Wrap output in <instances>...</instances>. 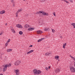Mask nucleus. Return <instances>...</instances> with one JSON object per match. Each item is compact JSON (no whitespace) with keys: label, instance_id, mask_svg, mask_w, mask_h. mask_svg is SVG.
<instances>
[{"label":"nucleus","instance_id":"1","mask_svg":"<svg viewBox=\"0 0 75 75\" xmlns=\"http://www.w3.org/2000/svg\"><path fill=\"white\" fill-rule=\"evenodd\" d=\"M34 74L36 75V74H39L41 73V71L40 70H37L36 69H35L33 71Z\"/></svg>","mask_w":75,"mask_h":75},{"label":"nucleus","instance_id":"2","mask_svg":"<svg viewBox=\"0 0 75 75\" xmlns=\"http://www.w3.org/2000/svg\"><path fill=\"white\" fill-rule=\"evenodd\" d=\"M3 67H4L3 68V72H4L6 71V69H7V66L6 65H4L2 66Z\"/></svg>","mask_w":75,"mask_h":75},{"label":"nucleus","instance_id":"3","mask_svg":"<svg viewBox=\"0 0 75 75\" xmlns=\"http://www.w3.org/2000/svg\"><path fill=\"white\" fill-rule=\"evenodd\" d=\"M70 70L72 72H74L75 71V68L74 67H73L72 66L70 68Z\"/></svg>","mask_w":75,"mask_h":75},{"label":"nucleus","instance_id":"4","mask_svg":"<svg viewBox=\"0 0 75 75\" xmlns=\"http://www.w3.org/2000/svg\"><path fill=\"white\" fill-rule=\"evenodd\" d=\"M20 63H21L20 61L17 60L16 62H15L14 64L15 65L17 66L18 65H20Z\"/></svg>","mask_w":75,"mask_h":75},{"label":"nucleus","instance_id":"5","mask_svg":"<svg viewBox=\"0 0 75 75\" xmlns=\"http://www.w3.org/2000/svg\"><path fill=\"white\" fill-rule=\"evenodd\" d=\"M16 26L18 28H23V26L19 24L16 25Z\"/></svg>","mask_w":75,"mask_h":75},{"label":"nucleus","instance_id":"6","mask_svg":"<svg viewBox=\"0 0 75 75\" xmlns=\"http://www.w3.org/2000/svg\"><path fill=\"white\" fill-rule=\"evenodd\" d=\"M16 73V75H19V70H15V72Z\"/></svg>","mask_w":75,"mask_h":75},{"label":"nucleus","instance_id":"7","mask_svg":"<svg viewBox=\"0 0 75 75\" xmlns=\"http://www.w3.org/2000/svg\"><path fill=\"white\" fill-rule=\"evenodd\" d=\"M34 52L33 50H31L30 51H29L27 53V54H30V53H32V52Z\"/></svg>","mask_w":75,"mask_h":75},{"label":"nucleus","instance_id":"8","mask_svg":"<svg viewBox=\"0 0 75 75\" xmlns=\"http://www.w3.org/2000/svg\"><path fill=\"white\" fill-rule=\"evenodd\" d=\"M59 72H60V69H57L55 70V72L56 73Z\"/></svg>","mask_w":75,"mask_h":75},{"label":"nucleus","instance_id":"9","mask_svg":"<svg viewBox=\"0 0 75 75\" xmlns=\"http://www.w3.org/2000/svg\"><path fill=\"white\" fill-rule=\"evenodd\" d=\"M11 30L12 33H16V31H15V30H14V29H13V28H11Z\"/></svg>","mask_w":75,"mask_h":75},{"label":"nucleus","instance_id":"10","mask_svg":"<svg viewBox=\"0 0 75 75\" xmlns=\"http://www.w3.org/2000/svg\"><path fill=\"white\" fill-rule=\"evenodd\" d=\"M51 54V53H46V54H45V55L46 56H48L49 55H50Z\"/></svg>","mask_w":75,"mask_h":75},{"label":"nucleus","instance_id":"11","mask_svg":"<svg viewBox=\"0 0 75 75\" xmlns=\"http://www.w3.org/2000/svg\"><path fill=\"white\" fill-rule=\"evenodd\" d=\"M44 39H45L44 38H42L40 39L38 41V42H41V41L42 40H44Z\"/></svg>","mask_w":75,"mask_h":75},{"label":"nucleus","instance_id":"12","mask_svg":"<svg viewBox=\"0 0 75 75\" xmlns=\"http://www.w3.org/2000/svg\"><path fill=\"white\" fill-rule=\"evenodd\" d=\"M4 13H5V11H2L0 12L1 14H4Z\"/></svg>","mask_w":75,"mask_h":75},{"label":"nucleus","instance_id":"13","mask_svg":"<svg viewBox=\"0 0 75 75\" xmlns=\"http://www.w3.org/2000/svg\"><path fill=\"white\" fill-rule=\"evenodd\" d=\"M37 33L38 34H41L42 33V31H41V30H39L37 31Z\"/></svg>","mask_w":75,"mask_h":75},{"label":"nucleus","instance_id":"14","mask_svg":"<svg viewBox=\"0 0 75 75\" xmlns=\"http://www.w3.org/2000/svg\"><path fill=\"white\" fill-rule=\"evenodd\" d=\"M7 52H10L12 51V49H9L6 50Z\"/></svg>","mask_w":75,"mask_h":75},{"label":"nucleus","instance_id":"15","mask_svg":"<svg viewBox=\"0 0 75 75\" xmlns=\"http://www.w3.org/2000/svg\"><path fill=\"white\" fill-rule=\"evenodd\" d=\"M54 58L56 59H59V56H55Z\"/></svg>","mask_w":75,"mask_h":75},{"label":"nucleus","instance_id":"16","mask_svg":"<svg viewBox=\"0 0 75 75\" xmlns=\"http://www.w3.org/2000/svg\"><path fill=\"white\" fill-rule=\"evenodd\" d=\"M66 45H67V43H65L63 45V48H65V46H66Z\"/></svg>","mask_w":75,"mask_h":75},{"label":"nucleus","instance_id":"17","mask_svg":"<svg viewBox=\"0 0 75 75\" xmlns=\"http://www.w3.org/2000/svg\"><path fill=\"white\" fill-rule=\"evenodd\" d=\"M19 34L20 35H22V34H23V32H22V31H20L19 32Z\"/></svg>","mask_w":75,"mask_h":75},{"label":"nucleus","instance_id":"18","mask_svg":"<svg viewBox=\"0 0 75 75\" xmlns=\"http://www.w3.org/2000/svg\"><path fill=\"white\" fill-rule=\"evenodd\" d=\"M25 28H28V27H29V25H28V24H26L25 25Z\"/></svg>","mask_w":75,"mask_h":75},{"label":"nucleus","instance_id":"19","mask_svg":"<svg viewBox=\"0 0 75 75\" xmlns=\"http://www.w3.org/2000/svg\"><path fill=\"white\" fill-rule=\"evenodd\" d=\"M71 25H73V26H74V28H75V23H72L71 24Z\"/></svg>","mask_w":75,"mask_h":75},{"label":"nucleus","instance_id":"20","mask_svg":"<svg viewBox=\"0 0 75 75\" xmlns=\"http://www.w3.org/2000/svg\"><path fill=\"white\" fill-rule=\"evenodd\" d=\"M49 30V28H46L44 29V31H48Z\"/></svg>","mask_w":75,"mask_h":75},{"label":"nucleus","instance_id":"21","mask_svg":"<svg viewBox=\"0 0 75 75\" xmlns=\"http://www.w3.org/2000/svg\"><path fill=\"white\" fill-rule=\"evenodd\" d=\"M62 1H64L65 2H66L67 3H69V2H68V1H67L66 0H61Z\"/></svg>","mask_w":75,"mask_h":75},{"label":"nucleus","instance_id":"22","mask_svg":"<svg viewBox=\"0 0 75 75\" xmlns=\"http://www.w3.org/2000/svg\"><path fill=\"white\" fill-rule=\"evenodd\" d=\"M41 12L42 13H42V14H43V15H44V14H45V12L44 11H41Z\"/></svg>","mask_w":75,"mask_h":75},{"label":"nucleus","instance_id":"23","mask_svg":"<svg viewBox=\"0 0 75 75\" xmlns=\"http://www.w3.org/2000/svg\"><path fill=\"white\" fill-rule=\"evenodd\" d=\"M42 13L41 12V11H38V12H36V14H40V13Z\"/></svg>","mask_w":75,"mask_h":75},{"label":"nucleus","instance_id":"24","mask_svg":"<svg viewBox=\"0 0 75 75\" xmlns=\"http://www.w3.org/2000/svg\"><path fill=\"white\" fill-rule=\"evenodd\" d=\"M22 11V10H21V9H19L17 12V13H19V12H21Z\"/></svg>","mask_w":75,"mask_h":75},{"label":"nucleus","instance_id":"25","mask_svg":"<svg viewBox=\"0 0 75 75\" xmlns=\"http://www.w3.org/2000/svg\"><path fill=\"white\" fill-rule=\"evenodd\" d=\"M6 65L7 66V67H11V64H7V65Z\"/></svg>","mask_w":75,"mask_h":75},{"label":"nucleus","instance_id":"26","mask_svg":"<svg viewBox=\"0 0 75 75\" xmlns=\"http://www.w3.org/2000/svg\"><path fill=\"white\" fill-rule=\"evenodd\" d=\"M44 16H48V13H47L46 12H45V14H44Z\"/></svg>","mask_w":75,"mask_h":75},{"label":"nucleus","instance_id":"27","mask_svg":"<svg viewBox=\"0 0 75 75\" xmlns=\"http://www.w3.org/2000/svg\"><path fill=\"white\" fill-rule=\"evenodd\" d=\"M8 42H7L5 44V47H7V45H8Z\"/></svg>","mask_w":75,"mask_h":75},{"label":"nucleus","instance_id":"28","mask_svg":"<svg viewBox=\"0 0 75 75\" xmlns=\"http://www.w3.org/2000/svg\"><path fill=\"white\" fill-rule=\"evenodd\" d=\"M18 13L17 12L16 13V17H18Z\"/></svg>","mask_w":75,"mask_h":75},{"label":"nucleus","instance_id":"29","mask_svg":"<svg viewBox=\"0 0 75 75\" xmlns=\"http://www.w3.org/2000/svg\"><path fill=\"white\" fill-rule=\"evenodd\" d=\"M3 70V68L1 67L0 68V72H1Z\"/></svg>","mask_w":75,"mask_h":75},{"label":"nucleus","instance_id":"30","mask_svg":"<svg viewBox=\"0 0 75 75\" xmlns=\"http://www.w3.org/2000/svg\"><path fill=\"white\" fill-rule=\"evenodd\" d=\"M35 29V28H31V31H32V30H34Z\"/></svg>","mask_w":75,"mask_h":75},{"label":"nucleus","instance_id":"31","mask_svg":"<svg viewBox=\"0 0 75 75\" xmlns=\"http://www.w3.org/2000/svg\"><path fill=\"white\" fill-rule=\"evenodd\" d=\"M31 28H28V31H31Z\"/></svg>","mask_w":75,"mask_h":75},{"label":"nucleus","instance_id":"32","mask_svg":"<svg viewBox=\"0 0 75 75\" xmlns=\"http://www.w3.org/2000/svg\"><path fill=\"white\" fill-rule=\"evenodd\" d=\"M52 31L53 33H55V30L52 29Z\"/></svg>","mask_w":75,"mask_h":75},{"label":"nucleus","instance_id":"33","mask_svg":"<svg viewBox=\"0 0 75 75\" xmlns=\"http://www.w3.org/2000/svg\"><path fill=\"white\" fill-rule=\"evenodd\" d=\"M7 42H10V39H9Z\"/></svg>","mask_w":75,"mask_h":75},{"label":"nucleus","instance_id":"34","mask_svg":"<svg viewBox=\"0 0 75 75\" xmlns=\"http://www.w3.org/2000/svg\"><path fill=\"white\" fill-rule=\"evenodd\" d=\"M53 14L54 15V16H55V12H54L53 13Z\"/></svg>","mask_w":75,"mask_h":75},{"label":"nucleus","instance_id":"35","mask_svg":"<svg viewBox=\"0 0 75 75\" xmlns=\"http://www.w3.org/2000/svg\"><path fill=\"white\" fill-rule=\"evenodd\" d=\"M71 2V3H73V1H72V0H69Z\"/></svg>","mask_w":75,"mask_h":75},{"label":"nucleus","instance_id":"36","mask_svg":"<svg viewBox=\"0 0 75 75\" xmlns=\"http://www.w3.org/2000/svg\"><path fill=\"white\" fill-rule=\"evenodd\" d=\"M48 68L47 67H46L45 68V69L46 70V71H48Z\"/></svg>","mask_w":75,"mask_h":75},{"label":"nucleus","instance_id":"37","mask_svg":"<svg viewBox=\"0 0 75 75\" xmlns=\"http://www.w3.org/2000/svg\"><path fill=\"white\" fill-rule=\"evenodd\" d=\"M11 1L12 3H14L13 1H14L13 0H11Z\"/></svg>","mask_w":75,"mask_h":75},{"label":"nucleus","instance_id":"38","mask_svg":"<svg viewBox=\"0 0 75 75\" xmlns=\"http://www.w3.org/2000/svg\"><path fill=\"white\" fill-rule=\"evenodd\" d=\"M42 2H44V1H45V0H42Z\"/></svg>","mask_w":75,"mask_h":75},{"label":"nucleus","instance_id":"39","mask_svg":"<svg viewBox=\"0 0 75 75\" xmlns=\"http://www.w3.org/2000/svg\"><path fill=\"white\" fill-rule=\"evenodd\" d=\"M15 4H13V7H14L15 6Z\"/></svg>","mask_w":75,"mask_h":75},{"label":"nucleus","instance_id":"40","mask_svg":"<svg viewBox=\"0 0 75 75\" xmlns=\"http://www.w3.org/2000/svg\"><path fill=\"white\" fill-rule=\"evenodd\" d=\"M30 47H33V45H30V46H29Z\"/></svg>","mask_w":75,"mask_h":75},{"label":"nucleus","instance_id":"41","mask_svg":"<svg viewBox=\"0 0 75 75\" xmlns=\"http://www.w3.org/2000/svg\"><path fill=\"white\" fill-rule=\"evenodd\" d=\"M3 34V33H0V35H1L2 34Z\"/></svg>","mask_w":75,"mask_h":75},{"label":"nucleus","instance_id":"42","mask_svg":"<svg viewBox=\"0 0 75 75\" xmlns=\"http://www.w3.org/2000/svg\"><path fill=\"white\" fill-rule=\"evenodd\" d=\"M50 68H51V67H50V66H49V67H48L49 69H50Z\"/></svg>","mask_w":75,"mask_h":75},{"label":"nucleus","instance_id":"43","mask_svg":"<svg viewBox=\"0 0 75 75\" xmlns=\"http://www.w3.org/2000/svg\"><path fill=\"white\" fill-rule=\"evenodd\" d=\"M28 15V14H26V16H27V17Z\"/></svg>","mask_w":75,"mask_h":75},{"label":"nucleus","instance_id":"44","mask_svg":"<svg viewBox=\"0 0 75 75\" xmlns=\"http://www.w3.org/2000/svg\"><path fill=\"white\" fill-rule=\"evenodd\" d=\"M60 38H62V36H61L60 37Z\"/></svg>","mask_w":75,"mask_h":75},{"label":"nucleus","instance_id":"45","mask_svg":"<svg viewBox=\"0 0 75 75\" xmlns=\"http://www.w3.org/2000/svg\"><path fill=\"white\" fill-rule=\"evenodd\" d=\"M7 23H6L5 24V25H7Z\"/></svg>","mask_w":75,"mask_h":75},{"label":"nucleus","instance_id":"46","mask_svg":"<svg viewBox=\"0 0 75 75\" xmlns=\"http://www.w3.org/2000/svg\"><path fill=\"white\" fill-rule=\"evenodd\" d=\"M70 57H72V56H71V55H70Z\"/></svg>","mask_w":75,"mask_h":75},{"label":"nucleus","instance_id":"47","mask_svg":"<svg viewBox=\"0 0 75 75\" xmlns=\"http://www.w3.org/2000/svg\"><path fill=\"white\" fill-rule=\"evenodd\" d=\"M58 61H59V60H58Z\"/></svg>","mask_w":75,"mask_h":75},{"label":"nucleus","instance_id":"48","mask_svg":"<svg viewBox=\"0 0 75 75\" xmlns=\"http://www.w3.org/2000/svg\"><path fill=\"white\" fill-rule=\"evenodd\" d=\"M40 17H41V15H40Z\"/></svg>","mask_w":75,"mask_h":75},{"label":"nucleus","instance_id":"49","mask_svg":"<svg viewBox=\"0 0 75 75\" xmlns=\"http://www.w3.org/2000/svg\"><path fill=\"white\" fill-rule=\"evenodd\" d=\"M24 1H25V0H23Z\"/></svg>","mask_w":75,"mask_h":75},{"label":"nucleus","instance_id":"50","mask_svg":"<svg viewBox=\"0 0 75 75\" xmlns=\"http://www.w3.org/2000/svg\"><path fill=\"white\" fill-rule=\"evenodd\" d=\"M27 4H28V3H27Z\"/></svg>","mask_w":75,"mask_h":75},{"label":"nucleus","instance_id":"51","mask_svg":"<svg viewBox=\"0 0 75 75\" xmlns=\"http://www.w3.org/2000/svg\"><path fill=\"white\" fill-rule=\"evenodd\" d=\"M57 64H58V62L57 63Z\"/></svg>","mask_w":75,"mask_h":75}]
</instances>
